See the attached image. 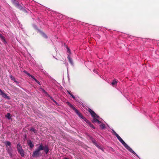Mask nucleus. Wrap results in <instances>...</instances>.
Wrapping results in <instances>:
<instances>
[{
    "label": "nucleus",
    "instance_id": "obj_12",
    "mask_svg": "<svg viewBox=\"0 0 159 159\" xmlns=\"http://www.w3.org/2000/svg\"><path fill=\"white\" fill-rule=\"evenodd\" d=\"M67 104H68V105L70 107L72 108L74 110H75V108L69 102H66Z\"/></svg>",
    "mask_w": 159,
    "mask_h": 159
},
{
    "label": "nucleus",
    "instance_id": "obj_11",
    "mask_svg": "<svg viewBox=\"0 0 159 159\" xmlns=\"http://www.w3.org/2000/svg\"><path fill=\"white\" fill-rule=\"evenodd\" d=\"M94 119L93 120V123H95L97 122L98 124H100L101 122L98 119H97L96 118H93Z\"/></svg>",
    "mask_w": 159,
    "mask_h": 159
},
{
    "label": "nucleus",
    "instance_id": "obj_10",
    "mask_svg": "<svg viewBox=\"0 0 159 159\" xmlns=\"http://www.w3.org/2000/svg\"><path fill=\"white\" fill-rule=\"evenodd\" d=\"M0 38H1V40H2V42L3 43H5L6 42V41H5V39L4 37H3L2 35V34H1L0 33Z\"/></svg>",
    "mask_w": 159,
    "mask_h": 159
},
{
    "label": "nucleus",
    "instance_id": "obj_13",
    "mask_svg": "<svg viewBox=\"0 0 159 159\" xmlns=\"http://www.w3.org/2000/svg\"><path fill=\"white\" fill-rule=\"evenodd\" d=\"M6 117L8 119H10L11 118V116L10 113H8L7 115H6Z\"/></svg>",
    "mask_w": 159,
    "mask_h": 159
},
{
    "label": "nucleus",
    "instance_id": "obj_9",
    "mask_svg": "<svg viewBox=\"0 0 159 159\" xmlns=\"http://www.w3.org/2000/svg\"><path fill=\"white\" fill-rule=\"evenodd\" d=\"M4 98H7L8 99H10V98L7 95L3 92L1 94Z\"/></svg>",
    "mask_w": 159,
    "mask_h": 159
},
{
    "label": "nucleus",
    "instance_id": "obj_27",
    "mask_svg": "<svg viewBox=\"0 0 159 159\" xmlns=\"http://www.w3.org/2000/svg\"><path fill=\"white\" fill-rule=\"evenodd\" d=\"M43 36H44L45 38H47V35H46L45 34H44V33H43Z\"/></svg>",
    "mask_w": 159,
    "mask_h": 159
},
{
    "label": "nucleus",
    "instance_id": "obj_16",
    "mask_svg": "<svg viewBox=\"0 0 159 159\" xmlns=\"http://www.w3.org/2000/svg\"><path fill=\"white\" fill-rule=\"evenodd\" d=\"M83 119L88 124L89 123L90 121L88 120L87 119L85 118L84 117Z\"/></svg>",
    "mask_w": 159,
    "mask_h": 159
},
{
    "label": "nucleus",
    "instance_id": "obj_3",
    "mask_svg": "<svg viewBox=\"0 0 159 159\" xmlns=\"http://www.w3.org/2000/svg\"><path fill=\"white\" fill-rule=\"evenodd\" d=\"M16 148L18 153L20 154L21 157H23L25 156V152L20 143H19L17 144Z\"/></svg>",
    "mask_w": 159,
    "mask_h": 159
},
{
    "label": "nucleus",
    "instance_id": "obj_15",
    "mask_svg": "<svg viewBox=\"0 0 159 159\" xmlns=\"http://www.w3.org/2000/svg\"><path fill=\"white\" fill-rule=\"evenodd\" d=\"M30 131H33L34 133H37V131L34 128H32L30 129Z\"/></svg>",
    "mask_w": 159,
    "mask_h": 159
},
{
    "label": "nucleus",
    "instance_id": "obj_31",
    "mask_svg": "<svg viewBox=\"0 0 159 159\" xmlns=\"http://www.w3.org/2000/svg\"><path fill=\"white\" fill-rule=\"evenodd\" d=\"M36 82L38 84H39V85H40V83L38 80H37V81Z\"/></svg>",
    "mask_w": 159,
    "mask_h": 159
},
{
    "label": "nucleus",
    "instance_id": "obj_14",
    "mask_svg": "<svg viewBox=\"0 0 159 159\" xmlns=\"http://www.w3.org/2000/svg\"><path fill=\"white\" fill-rule=\"evenodd\" d=\"M67 58L69 60V61L70 62L71 64H72L73 62H72V59L70 57V56H68L67 57Z\"/></svg>",
    "mask_w": 159,
    "mask_h": 159
},
{
    "label": "nucleus",
    "instance_id": "obj_7",
    "mask_svg": "<svg viewBox=\"0 0 159 159\" xmlns=\"http://www.w3.org/2000/svg\"><path fill=\"white\" fill-rule=\"evenodd\" d=\"M10 79H11V80H13L14 82H15L17 84H19V82L17 81H16L15 78L12 75H10Z\"/></svg>",
    "mask_w": 159,
    "mask_h": 159
},
{
    "label": "nucleus",
    "instance_id": "obj_29",
    "mask_svg": "<svg viewBox=\"0 0 159 159\" xmlns=\"http://www.w3.org/2000/svg\"><path fill=\"white\" fill-rule=\"evenodd\" d=\"M98 148H100L101 149V150H103V149L102 148H100V147L99 145H98V147H97Z\"/></svg>",
    "mask_w": 159,
    "mask_h": 159
},
{
    "label": "nucleus",
    "instance_id": "obj_23",
    "mask_svg": "<svg viewBox=\"0 0 159 159\" xmlns=\"http://www.w3.org/2000/svg\"><path fill=\"white\" fill-rule=\"evenodd\" d=\"M8 153L9 154V155L10 157H12V151L11 152L9 151Z\"/></svg>",
    "mask_w": 159,
    "mask_h": 159
},
{
    "label": "nucleus",
    "instance_id": "obj_8",
    "mask_svg": "<svg viewBox=\"0 0 159 159\" xmlns=\"http://www.w3.org/2000/svg\"><path fill=\"white\" fill-rule=\"evenodd\" d=\"M117 82L118 81L117 80L115 79L112 81V82L111 83V84L114 87L116 85Z\"/></svg>",
    "mask_w": 159,
    "mask_h": 159
},
{
    "label": "nucleus",
    "instance_id": "obj_26",
    "mask_svg": "<svg viewBox=\"0 0 159 159\" xmlns=\"http://www.w3.org/2000/svg\"><path fill=\"white\" fill-rule=\"evenodd\" d=\"M67 92L70 95L72 93H71V92L67 90Z\"/></svg>",
    "mask_w": 159,
    "mask_h": 159
},
{
    "label": "nucleus",
    "instance_id": "obj_17",
    "mask_svg": "<svg viewBox=\"0 0 159 159\" xmlns=\"http://www.w3.org/2000/svg\"><path fill=\"white\" fill-rule=\"evenodd\" d=\"M6 146H9V147H11V143L8 141H7L6 142Z\"/></svg>",
    "mask_w": 159,
    "mask_h": 159
},
{
    "label": "nucleus",
    "instance_id": "obj_21",
    "mask_svg": "<svg viewBox=\"0 0 159 159\" xmlns=\"http://www.w3.org/2000/svg\"><path fill=\"white\" fill-rule=\"evenodd\" d=\"M7 151L8 153L9 152V151L11 152L12 151V149H11V147H10L9 148H8L7 149Z\"/></svg>",
    "mask_w": 159,
    "mask_h": 159
},
{
    "label": "nucleus",
    "instance_id": "obj_24",
    "mask_svg": "<svg viewBox=\"0 0 159 159\" xmlns=\"http://www.w3.org/2000/svg\"><path fill=\"white\" fill-rule=\"evenodd\" d=\"M25 73L28 76H29L30 77H31L32 75H31L30 73L27 72H25Z\"/></svg>",
    "mask_w": 159,
    "mask_h": 159
},
{
    "label": "nucleus",
    "instance_id": "obj_18",
    "mask_svg": "<svg viewBox=\"0 0 159 159\" xmlns=\"http://www.w3.org/2000/svg\"><path fill=\"white\" fill-rule=\"evenodd\" d=\"M88 124L92 128H93V129H95V128L93 125V124H92L91 122H90Z\"/></svg>",
    "mask_w": 159,
    "mask_h": 159
},
{
    "label": "nucleus",
    "instance_id": "obj_1",
    "mask_svg": "<svg viewBox=\"0 0 159 159\" xmlns=\"http://www.w3.org/2000/svg\"><path fill=\"white\" fill-rule=\"evenodd\" d=\"M49 150L48 146L45 145L43 146L42 143H41L39 144L38 148L33 152L32 157L34 158L39 157L40 155V151L41 150H43L45 153L47 154L49 152Z\"/></svg>",
    "mask_w": 159,
    "mask_h": 159
},
{
    "label": "nucleus",
    "instance_id": "obj_4",
    "mask_svg": "<svg viewBox=\"0 0 159 159\" xmlns=\"http://www.w3.org/2000/svg\"><path fill=\"white\" fill-rule=\"evenodd\" d=\"M88 111L90 113V114L93 117L98 118L99 117V116L97 115L90 108H88Z\"/></svg>",
    "mask_w": 159,
    "mask_h": 159
},
{
    "label": "nucleus",
    "instance_id": "obj_2",
    "mask_svg": "<svg viewBox=\"0 0 159 159\" xmlns=\"http://www.w3.org/2000/svg\"><path fill=\"white\" fill-rule=\"evenodd\" d=\"M114 133L115 136L116 137L117 139L120 141V142L122 144V145L130 152L133 153L136 156H138V155L136 153L130 148L121 138V137L117 134L115 131H114Z\"/></svg>",
    "mask_w": 159,
    "mask_h": 159
},
{
    "label": "nucleus",
    "instance_id": "obj_28",
    "mask_svg": "<svg viewBox=\"0 0 159 159\" xmlns=\"http://www.w3.org/2000/svg\"><path fill=\"white\" fill-rule=\"evenodd\" d=\"M51 99L55 103H57L56 102L55 100H54L52 98H51Z\"/></svg>",
    "mask_w": 159,
    "mask_h": 159
},
{
    "label": "nucleus",
    "instance_id": "obj_22",
    "mask_svg": "<svg viewBox=\"0 0 159 159\" xmlns=\"http://www.w3.org/2000/svg\"><path fill=\"white\" fill-rule=\"evenodd\" d=\"M31 77L34 80L35 82L37 81V80L35 78L34 76L31 75Z\"/></svg>",
    "mask_w": 159,
    "mask_h": 159
},
{
    "label": "nucleus",
    "instance_id": "obj_25",
    "mask_svg": "<svg viewBox=\"0 0 159 159\" xmlns=\"http://www.w3.org/2000/svg\"><path fill=\"white\" fill-rule=\"evenodd\" d=\"M70 96L72 97L75 100V99L76 98H75L72 94H71Z\"/></svg>",
    "mask_w": 159,
    "mask_h": 159
},
{
    "label": "nucleus",
    "instance_id": "obj_6",
    "mask_svg": "<svg viewBox=\"0 0 159 159\" xmlns=\"http://www.w3.org/2000/svg\"><path fill=\"white\" fill-rule=\"evenodd\" d=\"M27 144L31 148H33L34 147V144L32 143V141L30 140H29L27 141Z\"/></svg>",
    "mask_w": 159,
    "mask_h": 159
},
{
    "label": "nucleus",
    "instance_id": "obj_19",
    "mask_svg": "<svg viewBox=\"0 0 159 159\" xmlns=\"http://www.w3.org/2000/svg\"><path fill=\"white\" fill-rule=\"evenodd\" d=\"M92 142L96 146L98 147V144L95 141L94 139H93L92 140Z\"/></svg>",
    "mask_w": 159,
    "mask_h": 159
},
{
    "label": "nucleus",
    "instance_id": "obj_20",
    "mask_svg": "<svg viewBox=\"0 0 159 159\" xmlns=\"http://www.w3.org/2000/svg\"><path fill=\"white\" fill-rule=\"evenodd\" d=\"M100 126L102 129H103L105 128V125L104 124L101 125Z\"/></svg>",
    "mask_w": 159,
    "mask_h": 159
},
{
    "label": "nucleus",
    "instance_id": "obj_5",
    "mask_svg": "<svg viewBox=\"0 0 159 159\" xmlns=\"http://www.w3.org/2000/svg\"><path fill=\"white\" fill-rule=\"evenodd\" d=\"M74 111H75V112L78 115V116L81 118L83 119V118L84 117L82 114L80 113L79 111L77 110L76 108L75 109Z\"/></svg>",
    "mask_w": 159,
    "mask_h": 159
},
{
    "label": "nucleus",
    "instance_id": "obj_30",
    "mask_svg": "<svg viewBox=\"0 0 159 159\" xmlns=\"http://www.w3.org/2000/svg\"><path fill=\"white\" fill-rule=\"evenodd\" d=\"M3 92L0 89V94H1Z\"/></svg>",
    "mask_w": 159,
    "mask_h": 159
}]
</instances>
